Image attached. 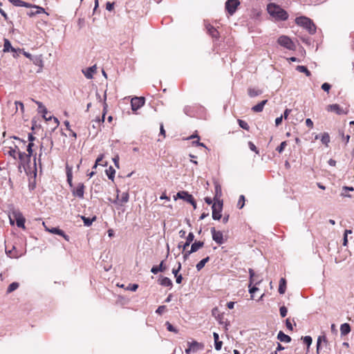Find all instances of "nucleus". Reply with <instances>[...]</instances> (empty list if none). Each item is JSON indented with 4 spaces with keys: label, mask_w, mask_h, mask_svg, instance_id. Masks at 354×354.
Wrapping results in <instances>:
<instances>
[{
    "label": "nucleus",
    "mask_w": 354,
    "mask_h": 354,
    "mask_svg": "<svg viewBox=\"0 0 354 354\" xmlns=\"http://www.w3.org/2000/svg\"><path fill=\"white\" fill-rule=\"evenodd\" d=\"M286 327L290 330H292L293 328H292V324L290 323V319H287L286 320Z\"/></svg>",
    "instance_id": "62"
},
{
    "label": "nucleus",
    "mask_w": 354,
    "mask_h": 354,
    "mask_svg": "<svg viewBox=\"0 0 354 354\" xmlns=\"http://www.w3.org/2000/svg\"><path fill=\"white\" fill-rule=\"evenodd\" d=\"M249 274H250V283L249 287H250L252 283H253V282H255L256 284H259V283H260L261 282L262 277H259V276H256L255 273H254V271L252 268L249 269ZM258 290H259L258 288H257L256 286H253V287L250 288L249 292L251 295H253ZM251 297L252 299L253 296L251 295Z\"/></svg>",
    "instance_id": "4"
},
{
    "label": "nucleus",
    "mask_w": 354,
    "mask_h": 354,
    "mask_svg": "<svg viewBox=\"0 0 354 354\" xmlns=\"http://www.w3.org/2000/svg\"><path fill=\"white\" fill-rule=\"evenodd\" d=\"M351 332V326L348 324L344 323L340 326L341 335H346Z\"/></svg>",
    "instance_id": "29"
},
{
    "label": "nucleus",
    "mask_w": 354,
    "mask_h": 354,
    "mask_svg": "<svg viewBox=\"0 0 354 354\" xmlns=\"http://www.w3.org/2000/svg\"><path fill=\"white\" fill-rule=\"evenodd\" d=\"M114 8V3L107 2L106 3V9L109 11H112Z\"/></svg>",
    "instance_id": "57"
},
{
    "label": "nucleus",
    "mask_w": 354,
    "mask_h": 354,
    "mask_svg": "<svg viewBox=\"0 0 354 354\" xmlns=\"http://www.w3.org/2000/svg\"><path fill=\"white\" fill-rule=\"evenodd\" d=\"M3 42H4V44H3V51L4 53L11 52V53H12V56L14 57H17L19 56V53L22 52V50L20 48L16 49V48H13L11 45L10 41L8 39L4 38Z\"/></svg>",
    "instance_id": "6"
},
{
    "label": "nucleus",
    "mask_w": 354,
    "mask_h": 354,
    "mask_svg": "<svg viewBox=\"0 0 354 354\" xmlns=\"http://www.w3.org/2000/svg\"><path fill=\"white\" fill-rule=\"evenodd\" d=\"M328 111L335 112L338 115L346 114L347 112L343 111L340 106L337 104H330L327 106Z\"/></svg>",
    "instance_id": "15"
},
{
    "label": "nucleus",
    "mask_w": 354,
    "mask_h": 354,
    "mask_svg": "<svg viewBox=\"0 0 354 354\" xmlns=\"http://www.w3.org/2000/svg\"><path fill=\"white\" fill-rule=\"evenodd\" d=\"M296 70L300 73H305L307 77H310V75H311V73L308 71L307 67H306L305 66L299 65L296 67Z\"/></svg>",
    "instance_id": "34"
},
{
    "label": "nucleus",
    "mask_w": 354,
    "mask_h": 354,
    "mask_svg": "<svg viewBox=\"0 0 354 354\" xmlns=\"http://www.w3.org/2000/svg\"><path fill=\"white\" fill-rule=\"evenodd\" d=\"M277 42L281 46L288 49V50H294L295 48V45L294 42L291 40L290 37L286 35H281L278 38Z\"/></svg>",
    "instance_id": "5"
},
{
    "label": "nucleus",
    "mask_w": 354,
    "mask_h": 354,
    "mask_svg": "<svg viewBox=\"0 0 354 354\" xmlns=\"http://www.w3.org/2000/svg\"><path fill=\"white\" fill-rule=\"evenodd\" d=\"M129 195L127 192H122L121 194L120 198H119V195L118 194L116 196L115 200L113 201V203L116 205H123L124 203H127L129 201Z\"/></svg>",
    "instance_id": "13"
},
{
    "label": "nucleus",
    "mask_w": 354,
    "mask_h": 354,
    "mask_svg": "<svg viewBox=\"0 0 354 354\" xmlns=\"http://www.w3.org/2000/svg\"><path fill=\"white\" fill-rule=\"evenodd\" d=\"M213 337L214 339V346L215 349L216 351H220L221 349L223 342L221 341H219V335L217 333H213Z\"/></svg>",
    "instance_id": "23"
},
{
    "label": "nucleus",
    "mask_w": 354,
    "mask_h": 354,
    "mask_svg": "<svg viewBox=\"0 0 354 354\" xmlns=\"http://www.w3.org/2000/svg\"><path fill=\"white\" fill-rule=\"evenodd\" d=\"M167 309L166 306H160L156 310V313L162 315Z\"/></svg>",
    "instance_id": "52"
},
{
    "label": "nucleus",
    "mask_w": 354,
    "mask_h": 354,
    "mask_svg": "<svg viewBox=\"0 0 354 354\" xmlns=\"http://www.w3.org/2000/svg\"><path fill=\"white\" fill-rule=\"evenodd\" d=\"M245 205V196L243 195H241L239 196V199L237 203V207L239 209H242Z\"/></svg>",
    "instance_id": "43"
},
{
    "label": "nucleus",
    "mask_w": 354,
    "mask_h": 354,
    "mask_svg": "<svg viewBox=\"0 0 354 354\" xmlns=\"http://www.w3.org/2000/svg\"><path fill=\"white\" fill-rule=\"evenodd\" d=\"M292 111L291 109H286L284 112H283V114L281 115L283 116V118H284L285 120H287L288 119V117L290 114V113Z\"/></svg>",
    "instance_id": "59"
},
{
    "label": "nucleus",
    "mask_w": 354,
    "mask_h": 354,
    "mask_svg": "<svg viewBox=\"0 0 354 354\" xmlns=\"http://www.w3.org/2000/svg\"><path fill=\"white\" fill-rule=\"evenodd\" d=\"M19 287V283L17 282H12L10 283L7 289V293H10L17 289Z\"/></svg>",
    "instance_id": "39"
},
{
    "label": "nucleus",
    "mask_w": 354,
    "mask_h": 354,
    "mask_svg": "<svg viewBox=\"0 0 354 354\" xmlns=\"http://www.w3.org/2000/svg\"><path fill=\"white\" fill-rule=\"evenodd\" d=\"M295 23L301 27L306 28L310 35H313L316 32V26L313 21L304 16L298 17L295 19Z\"/></svg>",
    "instance_id": "2"
},
{
    "label": "nucleus",
    "mask_w": 354,
    "mask_h": 354,
    "mask_svg": "<svg viewBox=\"0 0 354 354\" xmlns=\"http://www.w3.org/2000/svg\"><path fill=\"white\" fill-rule=\"evenodd\" d=\"M15 105H16V108L17 109H18V107L19 106L21 112H24V104L21 102H19V101H16L15 102Z\"/></svg>",
    "instance_id": "58"
},
{
    "label": "nucleus",
    "mask_w": 354,
    "mask_h": 354,
    "mask_svg": "<svg viewBox=\"0 0 354 354\" xmlns=\"http://www.w3.org/2000/svg\"><path fill=\"white\" fill-rule=\"evenodd\" d=\"M96 66L94 65L86 69H83L82 73L87 79H92L93 77V74L96 72Z\"/></svg>",
    "instance_id": "17"
},
{
    "label": "nucleus",
    "mask_w": 354,
    "mask_h": 354,
    "mask_svg": "<svg viewBox=\"0 0 354 354\" xmlns=\"http://www.w3.org/2000/svg\"><path fill=\"white\" fill-rule=\"evenodd\" d=\"M322 342L327 343L328 340H327L326 335H319L317 338V354H319V353L321 344Z\"/></svg>",
    "instance_id": "30"
},
{
    "label": "nucleus",
    "mask_w": 354,
    "mask_h": 354,
    "mask_svg": "<svg viewBox=\"0 0 354 354\" xmlns=\"http://www.w3.org/2000/svg\"><path fill=\"white\" fill-rule=\"evenodd\" d=\"M35 103L37 104L38 106V109H39V111L42 113L43 114V118H45L46 117V114L48 113V111L46 109V108L43 105V104L40 102H38V101H35Z\"/></svg>",
    "instance_id": "36"
},
{
    "label": "nucleus",
    "mask_w": 354,
    "mask_h": 354,
    "mask_svg": "<svg viewBox=\"0 0 354 354\" xmlns=\"http://www.w3.org/2000/svg\"><path fill=\"white\" fill-rule=\"evenodd\" d=\"M48 232H50L52 234H57L59 236H63L66 240H68V236L66 235L64 232L57 227H53L51 229H47Z\"/></svg>",
    "instance_id": "19"
},
{
    "label": "nucleus",
    "mask_w": 354,
    "mask_h": 354,
    "mask_svg": "<svg viewBox=\"0 0 354 354\" xmlns=\"http://www.w3.org/2000/svg\"><path fill=\"white\" fill-rule=\"evenodd\" d=\"M277 339L282 342L288 343L291 342V337L283 333L282 331H279L277 335Z\"/></svg>",
    "instance_id": "22"
},
{
    "label": "nucleus",
    "mask_w": 354,
    "mask_h": 354,
    "mask_svg": "<svg viewBox=\"0 0 354 354\" xmlns=\"http://www.w3.org/2000/svg\"><path fill=\"white\" fill-rule=\"evenodd\" d=\"M145 99L144 97H134L131 99V106L133 111L138 110L145 104Z\"/></svg>",
    "instance_id": "9"
},
{
    "label": "nucleus",
    "mask_w": 354,
    "mask_h": 354,
    "mask_svg": "<svg viewBox=\"0 0 354 354\" xmlns=\"http://www.w3.org/2000/svg\"><path fill=\"white\" fill-rule=\"evenodd\" d=\"M138 288V285L136 283H130L129 284L128 287L127 288V290H129L131 291H136Z\"/></svg>",
    "instance_id": "53"
},
{
    "label": "nucleus",
    "mask_w": 354,
    "mask_h": 354,
    "mask_svg": "<svg viewBox=\"0 0 354 354\" xmlns=\"http://www.w3.org/2000/svg\"><path fill=\"white\" fill-rule=\"evenodd\" d=\"M180 269H181V263H180V262H178V268H174L172 270V273L174 274L175 277L178 275V272L180 270Z\"/></svg>",
    "instance_id": "54"
},
{
    "label": "nucleus",
    "mask_w": 354,
    "mask_h": 354,
    "mask_svg": "<svg viewBox=\"0 0 354 354\" xmlns=\"http://www.w3.org/2000/svg\"><path fill=\"white\" fill-rule=\"evenodd\" d=\"M84 188L85 186L83 183H79L76 187H74L72 189L73 195L79 198H83L84 194Z\"/></svg>",
    "instance_id": "12"
},
{
    "label": "nucleus",
    "mask_w": 354,
    "mask_h": 354,
    "mask_svg": "<svg viewBox=\"0 0 354 354\" xmlns=\"http://www.w3.org/2000/svg\"><path fill=\"white\" fill-rule=\"evenodd\" d=\"M165 325L167 326V329L169 331L174 332V333H178V330L169 322H167L165 323Z\"/></svg>",
    "instance_id": "48"
},
{
    "label": "nucleus",
    "mask_w": 354,
    "mask_h": 354,
    "mask_svg": "<svg viewBox=\"0 0 354 354\" xmlns=\"http://www.w3.org/2000/svg\"><path fill=\"white\" fill-rule=\"evenodd\" d=\"M194 235L193 232H189L186 237L185 246H189L190 243L194 241Z\"/></svg>",
    "instance_id": "42"
},
{
    "label": "nucleus",
    "mask_w": 354,
    "mask_h": 354,
    "mask_svg": "<svg viewBox=\"0 0 354 354\" xmlns=\"http://www.w3.org/2000/svg\"><path fill=\"white\" fill-rule=\"evenodd\" d=\"M17 149H18V147L17 146L15 147V149H10L8 153L9 156H12L13 158H17V154H18V151H17Z\"/></svg>",
    "instance_id": "44"
},
{
    "label": "nucleus",
    "mask_w": 354,
    "mask_h": 354,
    "mask_svg": "<svg viewBox=\"0 0 354 354\" xmlns=\"http://www.w3.org/2000/svg\"><path fill=\"white\" fill-rule=\"evenodd\" d=\"M31 60L35 65L39 66V69L37 71V73L40 72L43 68V61L41 57V55L35 57L34 56Z\"/></svg>",
    "instance_id": "27"
},
{
    "label": "nucleus",
    "mask_w": 354,
    "mask_h": 354,
    "mask_svg": "<svg viewBox=\"0 0 354 354\" xmlns=\"http://www.w3.org/2000/svg\"><path fill=\"white\" fill-rule=\"evenodd\" d=\"M287 145V143L286 141H283L282 142L280 145L279 147H277V148L276 149V150L279 152V153H282L286 147V146Z\"/></svg>",
    "instance_id": "47"
},
{
    "label": "nucleus",
    "mask_w": 354,
    "mask_h": 354,
    "mask_svg": "<svg viewBox=\"0 0 354 354\" xmlns=\"http://www.w3.org/2000/svg\"><path fill=\"white\" fill-rule=\"evenodd\" d=\"M193 252H191V250H187V251H185L184 253H183V259H184V261H186L189 255L191 254H192Z\"/></svg>",
    "instance_id": "61"
},
{
    "label": "nucleus",
    "mask_w": 354,
    "mask_h": 354,
    "mask_svg": "<svg viewBox=\"0 0 354 354\" xmlns=\"http://www.w3.org/2000/svg\"><path fill=\"white\" fill-rule=\"evenodd\" d=\"M66 177H67V182L69 185V186L72 188L73 187V182H72V172L71 169H68L66 171Z\"/></svg>",
    "instance_id": "40"
},
{
    "label": "nucleus",
    "mask_w": 354,
    "mask_h": 354,
    "mask_svg": "<svg viewBox=\"0 0 354 354\" xmlns=\"http://www.w3.org/2000/svg\"><path fill=\"white\" fill-rule=\"evenodd\" d=\"M239 125L243 129L248 131L250 129L249 124L244 120H238Z\"/></svg>",
    "instance_id": "41"
},
{
    "label": "nucleus",
    "mask_w": 354,
    "mask_h": 354,
    "mask_svg": "<svg viewBox=\"0 0 354 354\" xmlns=\"http://www.w3.org/2000/svg\"><path fill=\"white\" fill-rule=\"evenodd\" d=\"M223 201H218V203H214L212 206V218L214 220H219L221 218V214L223 209Z\"/></svg>",
    "instance_id": "8"
},
{
    "label": "nucleus",
    "mask_w": 354,
    "mask_h": 354,
    "mask_svg": "<svg viewBox=\"0 0 354 354\" xmlns=\"http://www.w3.org/2000/svg\"><path fill=\"white\" fill-rule=\"evenodd\" d=\"M209 261V257H207L203 259L202 260H201L196 266V270L198 271H200L201 270H202L204 268L205 263H207Z\"/></svg>",
    "instance_id": "32"
},
{
    "label": "nucleus",
    "mask_w": 354,
    "mask_h": 354,
    "mask_svg": "<svg viewBox=\"0 0 354 354\" xmlns=\"http://www.w3.org/2000/svg\"><path fill=\"white\" fill-rule=\"evenodd\" d=\"M10 2L15 6H17V7H26V8L32 7V4H30L29 3H26L21 0H10Z\"/></svg>",
    "instance_id": "21"
},
{
    "label": "nucleus",
    "mask_w": 354,
    "mask_h": 354,
    "mask_svg": "<svg viewBox=\"0 0 354 354\" xmlns=\"http://www.w3.org/2000/svg\"><path fill=\"white\" fill-rule=\"evenodd\" d=\"M239 3V0H227L225 3V9L232 15L235 12Z\"/></svg>",
    "instance_id": "11"
},
{
    "label": "nucleus",
    "mask_w": 354,
    "mask_h": 354,
    "mask_svg": "<svg viewBox=\"0 0 354 354\" xmlns=\"http://www.w3.org/2000/svg\"><path fill=\"white\" fill-rule=\"evenodd\" d=\"M31 8L36 9L35 11L37 12V15L45 12V10L43 8H41V7H39V6H32V5Z\"/></svg>",
    "instance_id": "51"
},
{
    "label": "nucleus",
    "mask_w": 354,
    "mask_h": 354,
    "mask_svg": "<svg viewBox=\"0 0 354 354\" xmlns=\"http://www.w3.org/2000/svg\"><path fill=\"white\" fill-rule=\"evenodd\" d=\"M164 261H162L159 266H153L151 269V272L156 274L159 272H163L165 270V266H164Z\"/></svg>",
    "instance_id": "26"
},
{
    "label": "nucleus",
    "mask_w": 354,
    "mask_h": 354,
    "mask_svg": "<svg viewBox=\"0 0 354 354\" xmlns=\"http://www.w3.org/2000/svg\"><path fill=\"white\" fill-rule=\"evenodd\" d=\"M286 288V281L284 278H281L279 281V292L280 294H284Z\"/></svg>",
    "instance_id": "31"
},
{
    "label": "nucleus",
    "mask_w": 354,
    "mask_h": 354,
    "mask_svg": "<svg viewBox=\"0 0 354 354\" xmlns=\"http://www.w3.org/2000/svg\"><path fill=\"white\" fill-rule=\"evenodd\" d=\"M204 245L203 241H195L191 245V252H197L200 248H203Z\"/></svg>",
    "instance_id": "25"
},
{
    "label": "nucleus",
    "mask_w": 354,
    "mask_h": 354,
    "mask_svg": "<svg viewBox=\"0 0 354 354\" xmlns=\"http://www.w3.org/2000/svg\"><path fill=\"white\" fill-rule=\"evenodd\" d=\"M248 93L250 97H254L262 94V91L257 90L254 88H249Z\"/></svg>",
    "instance_id": "37"
},
{
    "label": "nucleus",
    "mask_w": 354,
    "mask_h": 354,
    "mask_svg": "<svg viewBox=\"0 0 354 354\" xmlns=\"http://www.w3.org/2000/svg\"><path fill=\"white\" fill-rule=\"evenodd\" d=\"M33 145H34L33 142H29V144L27 146V151H28V153L26 154H30V157H31L32 155V147H33Z\"/></svg>",
    "instance_id": "55"
},
{
    "label": "nucleus",
    "mask_w": 354,
    "mask_h": 354,
    "mask_svg": "<svg viewBox=\"0 0 354 354\" xmlns=\"http://www.w3.org/2000/svg\"><path fill=\"white\" fill-rule=\"evenodd\" d=\"M210 232L212 234V239L217 244L222 245L224 243L223 234L222 232L216 230L215 227H212L210 229Z\"/></svg>",
    "instance_id": "10"
},
{
    "label": "nucleus",
    "mask_w": 354,
    "mask_h": 354,
    "mask_svg": "<svg viewBox=\"0 0 354 354\" xmlns=\"http://www.w3.org/2000/svg\"><path fill=\"white\" fill-rule=\"evenodd\" d=\"M280 315L282 317H285L287 315L288 310L286 306H283L279 308Z\"/></svg>",
    "instance_id": "49"
},
{
    "label": "nucleus",
    "mask_w": 354,
    "mask_h": 354,
    "mask_svg": "<svg viewBox=\"0 0 354 354\" xmlns=\"http://www.w3.org/2000/svg\"><path fill=\"white\" fill-rule=\"evenodd\" d=\"M331 88V86L330 84H329L328 83H324L322 85V89H323L324 91H326V92H328L329 90Z\"/></svg>",
    "instance_id": "56"
},
{
    "label": "nucleus",
    "mask_w": 354,
    "mask_h": 354,
    "mask_svg": "<svg viewBox=\"0 0 354 354\" xmlns=\"http://www.w3.org/2000/svg\"><path fill=\"white\" fill-rule=\"evenodd\" d=\"M18 156L20 161V164L25 167L26 165H28L30 162V154H26L25 152H21L18 151Z\"/></svg>",
    "instance_id": "14"
},
{
    "label": "nucleus",
    "mask_w": 354,
    "mask_h": 354,
    "mask_svg": "<svg viewBox=\"0 0 354 354\" xmlns=\"http://www.w3.org/2000/svg\"><path fill=\"white\" fill-rule=\"evenodd\" d=\"M267 11L276 21H286L288 18V12L274 3L268 4Z\"/></svg>",
    "instance_id": "1"
},
{
    "label": "nucleus",
    "mask_w": 354,
    "mask_h": 354,
    "mask_svg": "<svg viewBox=\"0 0 354 354\" xmlns=\"http://www.w3.org/2000/svg\"><path fill=\"white\" fill-rule=\"evenodd\" d=\"M321 141L324 145L326 146L328 145V142H330V136L328 133H324L321 136Z\"/></svg>",
    "instance_id": "38"
},
{
    "label": "nucleus",
    "mask_w": 354,
    "mask_h": 354,
    "mask_svg": "<svg viewBox=\"0 0 354 354\" xmlns=\"http://www.w3.org/2000/svg\"><path fill=\"white\" fill-rule=\"evenodd\" d=\"M214 187H215V196L214 197V203H218V201H223V200L221 198L222 196V189L221 186L218 183H214Z\"/></svg>",
    "instance_id": "16"
},
{
    "label": "nucleus",
    "mask_w": 354,
    "mask_h": 354,
    "mask_svg": "<svg viewBox=\"0 0 354 354\" xmlns=\"http://www.w3.org/2000/svg\"><path fill=\"white\" fill-rule=\"evenodd\" d=\"M188 345L192 348L193 351H195L198 350V348L200 346V344L196 341H194L192 342H188Z\"/></svg>",
    "instance_id": "45"
},
{
    "label": "nucleus",
    "mask_w": 354,
    "mask_h": 354,
    "mask_svg": "<svg viewBox=\"0 0 354 354\" xmlns=\"http://www.w3.org/2000/svg\"><path fill=\"white\" fill-rule=\"evenodd\" d=\"M188 246H185V243H183V242H180L178 245V248L179 249H183V251H185L186 250V248H187Z\"/></svg>",
    "instance_id": "64"
},
{
    "label": "nucleus",
    "mask_w": 354,
    "mask_h": 354,
    "mask_svg": "<svg viewBox=\"0 0 354 354\" xmlns=\"http://www.w3.org/2000/svg\"><path fill=\"white\" fill-rule=\"evenodd\" d=\"M9 219L11 225H14L15 222H16L18 227L25 229L26 219L19 210L13 209L9 214Z\"/></svg>",
    "instance_id": "3"
},
{
    "label": "nucleus",
    "mask_w": 354,
    "mask_h": 354,
    "mask_svg": "<svg viewBox=\"0 0 354 354\" xmlns=\"http://www.w3.org/2000/svg\"><path fill=\"white\" fill-rule=\"evenodd\" d=\"M267 100L260 102L259 103L252 107V111L255 113L261 112L263 110V107L267 104Z\"/></svg>",
    "instance_id": "20"
},
{
    "label": "nucleus",
    "mask_w": 354,
    "mask_h": 354,
    "mask_svg": "<svg viewBox=\"0 0 354 354\" xmlns=\"http://www.w3.org/2000/svg\"><path fill=\"white\" fill-rule=\"evenodd\" d=\"M306 124L308 127L310 129L313 127V122L310 118H307L306 120Z\"/></svg>",
    "instance_id": "60"
},
{
    "label": "nucleus",
    "mask_w": 354,
    "mask_h": 354,
    "mask_svg": "<svg viewBox=\"0 0 354 354\" xmlns=\"http://www.w3.org/2000/svg\"><path fill=\"white\" fill-rule=\"evenodd\" d=\"M248 146L251 151H254L256 153H259V151H258L257 147L252 142L250 141L248 142Z\"/></svg>",
    "instance_id": "50"
},
{
    "label": "nucleus",
    "mask_w": 354,
    "mask_h": 354,
    "mask_svg": "<svg viewBox=\"0 0 354 354\" xmlns=\"http://www.w3.org/2000/svg\"><path fill=\"white\" fill-rule=\"evenodd\" d=\"M177 198L183 199L184 201L188 202L192 204L194 209H196V203L192 196V195L189 194L187 192L180 191L178 192L176 194Z\"/></svg>",
    "instance_id": "7"
},
{
    "label": "nucleus",
    "mask_w": 354,
    "mask_h": 354,
    "mask_svg": "<svg viewBox=\"0 0 354 354\" xmlns=\"http://www.w3.org/2000/svg\"><path fill=\"white\" fill-rule=\"evenodd\" d=\"M206 29L207 30V32L209 35L212 36V37L214 39H218L219 37V33L218 30L211 24H205Z\"/></svg>",
    "instance_id": "18"
},
{
    "label": "nucleus",
    "mask_w": 354,
    "mask_h": 354,
    "mask_svg": "<svg viewBox=\"0 0 354 354\" xmlns=\"http://www.w3.org/2000/svg\"><path fill=\"white\" fill-rule=\"evenodd\" d=\"M106 174L109 178V179L113 180L115 174V170L113 169L112 166H110L106 170Z\"/></svg>",
    "instance_id": "35"
},
{
    "label": "nucleus",
    "mask_w": 354,
    "mask_h": 354,
    "mask_svg": "<svg viewBox=\"0 0 354 354\" xmlns=\"http://www.w3.org/2000/svg\"><path fill=\"white\" fill-rule=\"evenodd\" d=\"M81 218L82 219L84 225L88 227L92 225L94 221H95L96 216H93V218H91L88 217H86L84 216H82Z\"/></svg>",
    "instance_id": "33"
},
{
    "label": "nucleus",
    "mask_w": 354,
    "mask_h": 354,
    "mask_svg": "<svg viewBox=\"0 0 354 354\" xmlns=\"http://www.w3.org/2000/svg\"><path fill=\"white\" fill-rule=\"evenodd\" d=\"M303 340L304 344L307 345V348L308 349L313 342L312 337L310 336H305L303 338Z\"/></svg>",
    "instance_id": "46"
},
{
    "label": "nucleus",
    "mask_w": 354,
    "mask_h": 354,
    "mask_svg": "<svg viewBox=\"0 0 354 354\" xmlns=\"http://www.w3.org/2000/svg\"><path fill=\"white\" fill-rule=\"evenodd\" d=\"M159 283L165 287H171L173 283L171 280L167 277H162L159 280Z\"/></svg>",
    "instance_id": "24"
},
{
    "label": "nucleus",
    "mask_w": 354,
    "mask_h": 354,
    "mask_svg": "<svg viewBox=\"0 0 354 354\" xmlns=\"http://www.w3.org/2000/svg\"><path fill=\"white\" fill-rule=\"evenodd\" d=\"M106 100V92L105 91L104 92V109H103V114H102V117L101 119H97L95 120V122L97 123L98 124H100V122H104V117H105V114L106 113V108H107V104L105 102Z\"/></svg>",
    "instance_id": "28"
},
{
    "label": "nucleus",
    "mask_w": 354,
    "mask_h": 354,
    "mask_svg": "<svg viewBox=\"0 0 354 354\" xmlns=\"http://www.w3.org/2000/svg\"><path fill=\"white\" fill-rule=\"evenodd\" d=\"M282 120H283V116H280L279 118H277L275 119V124L276 126H279L281 122H282Z\"/></svg>",
    "instance_id": "63"
}]
</instances>
